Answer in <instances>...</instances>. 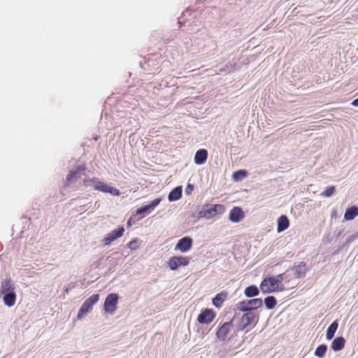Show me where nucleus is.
Instances as JSON below:
<instances>
[{"instance_id": "1", "label": "nucleus", "mask_w": 358, "mask_h": 358, "mask_svg": "<svg viewBox=\"0 0 358 358\" xmlns=\"http://www.w3.org/2000/svg\"><path fill=\"white\" fill-rule=\"evenodd\" d=\"M283 280L284 274L265 278L261 283L260 288L264 294L282 291L283 289L282 284Z\"/></svg>"}, {"instance_id": "2", "label": "nucleus", "mask_w": 358, "mask_h": 358, "mask_svg": "<svg viewBox=\"0 0 358 358\" xmlns=\"http://www.w3.org/2000/svg\"><path fill=\"white\" fill-rule=\"evenodd\" d=\"M83 183L86 187H92L95 190L109 193L113 196H119L120 194L119 189L108 185L98 178L86 179L84 180Z\"/></svg>"}, {"instance_id": "3", "label": "nucleus", "mask_w": 358, "mask_h": 358, "mask_svg": "<svg viewBox=\"0 0 358 358\" xmlns=\"http://www.w3.org/2000/svg\"><path fill=\"white\" fill-rule=\"evenodd\" d=\"M99 295L98 294H95L86 299L78 310L77 315L78 320L83 319L85 315L90 312L92 309V306L99 301Z\"/></svg>"}, {"instance_id": "4", "label": "nucleus", "mask_w": 358, "mask_h": 358, "mask_svg": "<svg viewBox=\"0 0 358 358\" xmlns=\"http://www.w3.org/2000/svg\"><path fill=\"white\" fill-rule=\"evenodd\" d=\"M262 305L263 302L261 299H248L239 302L237 304V309L243 312H249L262 307Z\"/></svg>"}, {"instance_id": "5", "label": "nucleus", "mask_w": 358, "mask_h": 358, "mask_svg": "<svg viewBox=\"0 0 358 358\" xmlns=\"http://www.w3.org/2000/svg\"><path fill=\"white\" fill-rule=\"evenodd\" d=\"M118 301V295L117 294H109L105 300L104 310L110 315L114 314Z\"/></svg>"}, {"instance_id": "6", "label": "nucleus", "mask_w": 358, "mask_h": 358, "mask_svg": "<svg viewBox=\"0 0 358 358\" xmlns=\"http://www.w3.org/2000/svg\"><path fill=\"white\" fill-rule=\"evenodd\" d=\"M190 257L183 256H175L170 258L169 266L171 270H176L180 266H187L189 263Z\"/></svg>"}, {"instance_id": "7", "label": "nucleus", "mask_w": 358, "mask_h": 358, "mask_svg": "<svg viewBox=\"0 0 358 358\" xmlns=\"http://www.w3.org/2000/svg\"><path fill=\"white\" fill-rule=\"evenodd\" d=\"M225 211V207L223 205L215 204L210 208L200 212L201 217H204L207 219H210L216 215H221Z\"/></svg>"}, {"instance_id": "8", "label": "nucleus", "mask_w": 358, "mask_h": 358, "mask_svg": "<svg viewBox=\"0 0 358 358\" xmlns=\"http://www.w3.org/2000/svg\"><path fill=\"white\" fill-rule=\"evenodd\" d=\"M162 199L160 198L155 199L149 204L138 208L136 210V214L141 215L142 217H143L145 214L150 213L160 203Z\"/></svg>"}, {"instance_id": "9", "label": "nucleus", "mask_w": 358, "mask_h": 358, "mask_svg": "<svg viewBox=\"0 0 358 358\" xmlns=\"http://www.w3.org/2000/svg\"><path fill=\"white\" fill-rule=\"evenodd\" d=\"M257 318V315L253 312L249 311L245 313L241 320L239 329L243 330L248 325L255 322Z\"/></svg>"}, {"instance_id": "10", "label": "nucleus", "mask_w": 358, "mask_h": 358, "mask_svg": "<svg viewBox=\"0 0 358 358\" xmlns=\"http://www.w3.org/2000/svg\"><path fill=\"white\" fill-rule=\"evenodd\" d=\"M124 232V228L121 227L117 229H115L108 233L104 238L103 241L105 245H110L113 241H115L117 238L122 237Z\"/></svg>"}, {"instance_id": "11", "label": "nucleus", "mask_w": 358, "mask_h": 358, "mask_svg": "<svg viewBox=\"0 0 358 358\" xmlns=\"http://www.w3.org/2000/svg\"><path fill=\"white\" fill-rule=\"evenodd\" d=\"M192 246V239L190 237H183L179 240L176 245V249L182 252H188Z\"/></svg>"}, {"instance_id": "12", "label": "nucleus", "mask_w": 358, "mask_h": 358, "mask_svg": "<svg viewBox=\"0 0 358 358\" xmlns=\"http://www.w3.org/2000/svg\"><path fill=\"white\" fill-rule=\"evenodd\" d=\"M215 317V314L213 310L206 309L202 311L197 317V321L200 324H208L211 322Z\"/></svg>"}, {"instance_id": "13", "label": "nucleus", "mask_w": 358, "mask_h": 358, "mask_svg": "<svg viewBox=\"0 0 358 358\" xmlns=\"http://www.w3.org/2000/svg\"><path fill=\"white\" fill-rule=\"evenodd\" d=\"M244 217V213L239 207H234L229 212V219L232 222H239Z\"/></svg>"}, {"instance_id": "14", "label": "nucleus", "mask_w": 358, "mask_h": 358, "mask_svg": "<svg viewBox=\"0 0 358 358\" xmlns=\"http://www.w3.org/2000/svg\"><path fill=\"white\" fill-rule=\"evenodd\" d=\"M85 170L84 168L79 166L75 170L71 171L66 176V183L69 184L76 182L81 176L82 172Z\"/></svg>"}, {"instance_id": "15", "label": "nucleus", "mask_w": 358, "mask_h": 358, "mask_svg": "<svg viewBox=\"0 0 358 358\" xmlns=\"http://www.w3.org/2000/svg\"><path fill=\"white\" fill-rule=\"evenodd\" d=\"M231 327V322L224 323L217 330V334H216L217 337L219 339L224 341L227 338V335L229 334V333L230 331Z\"/></svg>"}, {"instance_id": "16", "label": "nucleus", "mask_w": 358, "mask_h": 358, "mask_svg": "<svg viewBox=\"0 0 358 358\" xmlns=\"http://www.w3.org/2000/svg\"><path fill=\"white\" fill-rule=\"evenodd\" d=\"M208 157V152L206 150H199L194 156V162L196 164H203L206 162Z\"/></svg>"}, {"instance_id": "17", "label": "nucleus", "mask_w": 358, "mask_h": 358, "mask_svg": "<svg viewBox=\"0 0 358 358\" xmlns=\"http://www.w3.org/2000/svg\"><path fill=\"white\" fill-rule=\"evenodd\" d=\"M306 264L301 262L299 264L294 266L292 268L293 275L296 278H300L305 275L306 273Z\"/></svg>"}, {"instance_id": "18", "label": "nucleus", "mask_w": 358, "mask_h": 358, "mask_svg": "<svg viewBox=\"0 0 358 358\" xmlns=\"http://www.w3.org/2000/svg\"><path fill=\"white\" fill-rule=\"evenodd\" d=\"M3 296V300L5 303L8 307L13 306L16 300V294L15 292H8L5 293L3 294H1Z\"/></svg>"}, {"instance_id": "19", "label": "nucleus", "mask_w": 358, "mask_h": 358, "mask_svg": "<svg viewBox=\"0 0 358 358\" xmlns=\"http://www.w3.org/2000/svg\"><path fill=\"white\" fill-rule=\"evenodd\" d=\"M14 291L13 284L10 280L6 279L1 282L0 294H3L5 293L11 292Z\"/></svg>"}, {"instance_id": "20", "label": "nucleus", "mask_w": 358, "mask_h": 358, "mask_svg": "<svg viewBox=\"0 0 358 358\" xmlns=\"http://www.w3.org/2000/svg\"><path fill=\"white\" fill-rule=\"evenodd\" d=\"M289 222L285 215H281L278 220V232H282L288 228Z\"/></svg>"}, {"instance_id": "21", "label": "nucleus", "mask_w": 358, "mask_h": 358, "mask_svg": "<svg viewBox=\"0 0 358 358\" xmlns=\"http://www.w3.org/2000/svg\"><path fill=\"white\" fill-rule=\"evenodd\" d=\"M358 215V208L357 206H352L348 208L344 214V219L345 220H352Z\"/></svg>"}, {"instance_id": "22", "label": "nucleus", "mask_w": 358, "mask_h": 358, "mask_svg": "<svg viewBox=\"0 0 358 358\" xmlns=\"http://www.w3.org/2000/svg\"><path fill=\"white\" fill-rule=\"evenodd\" d=\"M182 196V187H176L174 188L168 196L169 201H174L178 200Z\"/></svg>"}, {"instance_id": "23", "label": "nucleus", "mask_w": 358, "mask_h": 358, "mask_svg": "<svg viewBox=\"0 0 358 358\" xmlns=\"http://www.w3.org/2000/svg\"><path fill=\"white\" fill-rule=\"evenodd\" d=\"M345 339L343 337L335 338L331 343V348L334 351H339L344 348Z\"/></svg>"}, {"instance_id": "24", "label": "nucleus", "mask_w": 358, "mask_h": 358, "mask_svg": "<svg viewBox=\"0 0 358 358\" xmlns=\"http://www.w3.org/2000/svg\"><path fill=\"white\" fill-rule=\"evenodd\" d=\"M259 289L255 285L247 287L244 291V294L247 297H253L259 294Z\"/></svg>"}, {"instance_id": "25", "label": "nucleus", "mask_w": 358, "mask_h": 358, "mask_svg": "<svg viewBox=\"0 0 358 358\" xmlns=\"http://www.w3.org/2000/svg\"><path fill=\"white\" fill-rule=\"evenodd\" d=\"M338 327V324L336 321H334L328 327L327 330V339L331 340L334 336L335 332L336 331Z\"/></svg>"}, {"instance_id": "26", "label": "nucleus", "mask_w": 358, "mask_h": 358, "mask_svg": "<svg viewBox=\"0 0 358 358\" xmlns=\"http://www.w3.org/2000/svg\"><path fill=\"white\" fill-rule=\"evenodd\" d=\"M226 298V294L223 293H220L217 294L213 299V305L217 307L220 308L222 306L223 301H224Z\"/></svg>"}, {"instance_id": "27", "label": "nucleus", "mask_w": 358, "mask_h": 358, "mask_svg": "<svg viewBox=\"0 0 358 358\" xmlns=\"http://www.w3.org/2000/svg\"><path fill=\"white\" fill-rule=\"evenodd\" d=\"M264 303L266 308L271 310L275 306L277 301L274 296H269L264 299Z\"/></svg>"}, {"instance_id": "28", "label": "nucleus", "mask_w": 358, "mask_h": 358, "mask_svg": "<svg viewBox=\"0 0 358 358\" xmlns=\"http://www.w3.org/2000/svg\"><path fill=\"white\" fill-rule=\"evenodd\" d=\"M327 347L326 345H324V344L320 345L316 348L315 352V355L318 357L322 358L324 356V355L327 352Z\"/></svg>"}, {"instance_id": "29", "label": "nucleus", "mask_w": 358, "mask_h": 358, "mask_svg": "<svg viewBox=\"0 0 358 358\" xmlns=\"http://www.w3.org/2000/svg\"><path fill=\"white\" fill-rule=\"evenodd\" d=\"M247 176V171L245 170H240L233 173L232 178L234 180H241Z\"/></svg>"}, {"instance_id": "30", "label": "nucleus", "mask_w": 358, "mask_h": 358, "mask_svg": "<svg viewBox=\"0 0 358 358\" xmlns=\"http://www.w3.org/2000/svg\"><path fill=\"white\" fill-rule=\"evenodd\" d=\"M334 187H329L323 193H322V195L327 197H329L334 194Z\"/></svg>"}, {"instance_id": "31", "label": "nucleus", "mask_w": 358, "mask_h": 358, "mask_svg": "<svg viewBox=\"0 0 358 358\" xmlns=\"http://www.w3.org/2000/svg\"><path fill=\"white\" fill-rule=\"evenodd\" d=\"M128 247L131 250H136L138 247V240L134 239L128 243Z\"/></svg>"}, {"instance_id": "32", "label": "nucleus", "mask_w": 358, "mask_h": 358, "mask_svg": "<svg viewBox=\"0 0 358 358\" xmlns=\"http://www.w3.org/2000/svg\"><path fill=\"white\" fill-rule=\"evenodd\" d=\"M193 189V186L192 185H188L186 189H185V192L186 193H189L191 191H192Z\"/></svg>"}, {"instance_id": "33", "label": "nucleus", "mask_w": 358, "mask_h": 358, "mask_svg": "<svg viewBox=\"0 0 358 358\" xmlns=\"http://www.w3.org/2000/svg\"><path fill=\"white\" fill-rule=\"evenodd\" d=\"M353 106H358V98L354 100L352 103Z\"/></svg>"}, {"instance_id": "34", "label": "nucleus", "mask_w": 358, "mask_h": 358, "mask_svg": "<svg viewBox=\"0 0 358 358\" xmlns=\"http://www.w3.org/2000/svg\"><path fill=\"white\" fill-rule=\"evenodd\" d=\"M127 224H128V225H129V226L131 225V222H130V220H129V221H128Z\"/></svg>"}]
</instances>
